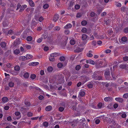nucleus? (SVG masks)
Masks as SVG:
<instances>
[{
    "mask_svg": "<svg viewBox=\"0 0 128 128\" xmlns=\"http://www.w3.org/2000/svg\"><path fill=\"white\" fill-rule=\"evenodd\" d=\"M68 38L67 36H64L62 37L61 40V41H62L61 43V46L62 48H64L66 45L67 42L68 40Z\"/></svg>",
    "mask_w": 128,
    "mask_h": 128,
    "instance_id": "1",
    "label": "nucleus"
},
{
    "mask_svg": "<svg viewBox=\"0 0 128 128\" xmlns=\"http://www.w3.org/2000/svg\"><path fill=\"white\" fill-rule=\"evenodd\" d=\"M64 77L62 74H59L58 76V80L60 81L61 83L62 82H64Z\"/></svg>",
    "mask_w": 128,
    "mask_h": 128,
    "instance_id": "2",
    "label": "nucleus"
},
{
    "mask_svg": "<svg viewBox=\"0 0 128 128\" xmlns=\"http://www.w3.org/2000/svg\"><path fill=\"white\" fill-rule=\"evenodd\" d=\"M105 101L107 102H112L113 100V98L111 97H106L104 98V99Z\"/></svg>",
    "mask_w": 128,
    "mask_h": 128,
    "instance_id": "3",
    "label": "nucleus"
},
{
    "mask_svg": "<svg viewBox=\"0 0 128 128\" xmlns=\"http://www.w3.org/2000/svg\"><path fill=\"white\" fill-rule=\"evenodd\" d=\"M115 100L120 103H122L124 101V100L122 98H115Z\"/></svg>",
    "mask_w": 128,
    "mask_h": 128,
    "instance_id": "4",
    "label": "nucleus"
},
{
    "mask_svg": "<svg viewBox=\"0 0 128 128\" xmlns=\"http://www.w3.org/2000/svg\"><path fill=\"white\" fill-rule=\"evenodd\" d=\"M86 62L87 63H88L93 65H94L95 64L93 60H86Z\"/></svg>",
    "mask_w": 128,
    "mask_h": 128,
    "instance_id": "5",
    "label": "nucleus"
},
{
    "mask_svg": "<svg viewBox=\"0 0 128 128\" xmlns=\"http://www.w3.org/2000/svg\"><path fill=\"white\" fill-rule=\"evenodd\" d=\"M59 16L57 14L55 15L53 18V20L54 22H56L58 19Z\"/></svg>",
    "mask_w": 128,
    "mask_h": 128,
    "instance_id": "6",
    "label": "nucleus"
},
{
    "mask_svg": "<svg viewBox=\"0 0 128 128\" xmlns=\"http://www.w3.org/2000/svg\"><path fill=\"white\" fill-rule=\"evenodd\" d=\"M72 26V25L70 24L69 23L67 24L64 26V28L65 29H68L71 28Z\"/></svg>",
    "mask_w": 128,
    "mask_h": 128,
    "instance_id": "7",
    "label": "nucleus"
},
{
    "mask_svg": "<svg viewBox=\"0 0 128 128\" xmlns=\"http://www.w3.org/2000/svg\"><path fill=\"white\" fill-rule=\"evenodd\" d=\"M39 63L38 62H33L29 64L30 66H35L39 64Z\"/></svg>",
    "mask_w": 128,
    "mask_h": 128,
    "instance_id": "8",
    "label": "nucleus"
},
{
    "mask_svg": "<svg viewBox=\"0 0 128 128\" xmlns=\"http://www.w3.org/2000/svg\"><path fill=\"white\" fill-rule=\"evenodd\" d=\"M93 78L96 80H100L102 79L101 76H93Z\"/></svg>",
    "mask_w": 128,
    "mask_h": 128,
    "instance_id": "9",
    "label": "nucleus"
},
{
    "mask_svg": "<svg viewBox=\"0 0 128 128\" xmlns=\"http://www.w3.org/2000/svg\"><path fill=\"white\" fill-rule=\"evenodd\" d=\"M26 7H27V6L26 5H22L21 6L19 10L20 12H22L23 10Z\"/></svg>",
    "mask_w": 128,
    "mask_h": 128,
    "instance_id": "10",
    "label": "nucleus"
},
{
    "mask_svg": "<svg viewBox=\"0 0 128 128\" xmlns=\"http://www.w3.org/2000/svg\"><path fill=\"white\" fill-rule=\"evenodd\" d=\"M83 50L82 48H77L74 50V51L77 53H79L82 52Z\"/></svg>",
    "mask_w": 128,
    "mask_h": 128,
    "instance_id": "11",
    "label": "nucleus"
},
{
    "mask_svg": "<svg viewBox=\"0 0 128 128\" xmlns=\"http://www.w3.org/2000/svg\"><path fill=\"white\" fill-rule=\"evenodd\" d=\"M0 45L2 48H4L6 46V43L5 42H2L1 43Z\"/></svg>",
    "mask_w": 128,
    "mask_h": 128,
    "instance_id": "12",
    "label": "nucleus"
},
{
    "mask_svg": "<svg viewBox=\"0 0 128 128\" xmlns=\"http://www.w3.org/2000/svg\"><path fill=\"white\" fill-rule=\"evenodd\" d=\"M88 37V36L85 34H83L82 35V38L83 40H86Z\"/></svg>",
    "mask_w": 128,
    "mask_h": 128,
    "instance_id": "13",
    "label": "nucleus"
},
{
    "mask_svg": "<svg viewBox=\"0 0 128 128\" xmlns=\"http://www.w3.org/2000/svg\"><path fill=\"white\" fill-rule=\"evenodd\" d=\"M59 53L58 52H55L53 53L52 54H50V56H52V57L54 58L56 56L59 55Z\"/></svg>",
    "mask_w": 128,
    "mask_h": 128,
    "instance_id": "14",
    "label": "nucleus"
},
{
    "mask_svg": "<svg viewBox=\"0 0 128 128\" xmlns=\"http://www.w3.org/2000/svg\"><path fill=\"white\" fill-rule=\"evenodd\" d=\"M52 106H47L45 108V110L46 111H50L52 109Z\"/></svg>",
    "mask_w": 128,
    "mask_h": 128,
    "instance_id": "15",
    "label": "nucleus"
},
{
    "mask_svg": "<svg viewBox=\"0 0 128 128\" xmlns=\"http://www.w3.org/2000/svg\"><path fill=\"white\" fill-rule=\"evenodd\" d=\"M29 3L30 6L32 7H34V3L32 0H29Z\"/></svg>",
    "mask_w": 128,
    "mask_h": 128,
    "instance_id": "16",
    "label": "nucleus"
},
{
    "mask_svg": "<svg viewBox=\"0 0 128 128\" xmlns=\"http://www.w3.org/2000/svg\"><path fill=\"white\" fill-rule=\"evenodd\" d=\"M19 59L20 60L24 61L27 60L26 57L25 56H21L20 57Z\"/></svg>",
    "mask_w": 128,
    "mask_h": 128,
    "instance_id": "17",
    "label": "nucleus"
},
{
    "mask_svg": "<svg viewBox=\"0 0 128 128\" xmlns=\"http://www.w3.org/2000/svg\"><path fill=\"white\" fill-rule=\"evenodd\" d=\"M2 25L4 27H6L8 26V22L7 20L4 21L2 23Z\"/></svg>",
    "mask_w": 128,
    "mask_h": 128,
    "instance_id": "18",
    "label": "nucleus"
},
{
    "mask_svg": "<svg viewBox=\"0 0 128 128\" xmlns=\"http://www.w3.org/2000/svg\"><path fill=\"white\" fill-rule=\"evenodd\" d=\"M14 44L15 45L19 44L20 43V42L19 38L16 39L15 42H14Z\"/></svg>",
    "mask_w": 128,
    "mask_h": 128,
    "instance_id": "19",
    "label": "nucleus"
},
{
    "mask_svg": "<svg viewBox=\"0 0 128 128\" xmlns=\"http://www.w3.org/2000/svg\"><path fill=\"white\" fill-rule=\"evenodd\" d=\"M85 92L82 91H80L79 93V95L82 97H83L85 95Z\"/></svg>",
    "mask_w": 128,
    "mask_h": 128,
    "instance_id": "20",
    "label": "nucleus"
},
{
    "mask_svg": "<svg viewBox=\"0 0 128 128\" xmlns=\"http://www.w3.org/2000/svg\"><path fill=\"white\" fill-rule=\"evenodd\" d=\"M104 74L105 76H106V75H110V72L109 71V69H107L106 70L104 73Z\"/></svg>",
    "mask_w": 128,
    "mask_h": 128,
    "instance_id": "21",
    "label": "nucleus"
},
{
    "mask_svg": "<svg viewBox=\"0 0 128 128\" xmlns=\"http://www.w3.org/2000/svg\"><path fill=\"white\" fill-rule=\"evenodd\" d=\"M60 29V27L59 26H56L54 27V30L55 31H58Z\"/></svg>",
    "mask_w": 128,
    "mask_h": 128,
    "instance_id": "22",
    "label": "nucleus"
},
{
    "mask_svg": "<svg viewBox=\"0 0 128 128\" xmlns=\"http://www.w3.org/2000/svg\"><path fill=\"white\" fill-rule=\"evenodd\" d=\"M2 100L4 102H5L8 101V98L7 97H4L2 98Z\"/></svg>",
    "mask_w": 128,
    "mask_h": 128,
    "instance_id": "23",
    "label": "nucleus"
},
{
    "mask_svg": "<svg viewBox=\"0 0 128 128\" xmlns=\"http://www.w3.org/2000/svg\"><path fill=\"white\" fill-rule=\"evenodd\" d=\"M127 38L125 36L122 37L121 38V40L123 42H125L127 41Z\"/></svg>",
    "mask_w": 128,
    "mask_h": 128,
    "instance_id": "24",
    "label": "nucleus"
},
{
    "mask_svg": "<svg viewBox=\"0 0 128 128\" xmlns=\"http://www.w3.org/2000/svg\"><path fill=\"white\" fill-rule=\"evenodd\" d=\"M29 74L27 72L24 74L23 76L24 78H28L29 77Z\"/></svg>",
    "mask_w": 128,
    "mask_h": 128,
    "instance_id": "25",
    "label": "nucleus"
},
{
    "mask_svg": "<svg viewBox=\"0 0 128 128\" xmlns=\"http://www.w3.org/2000/svg\"><path fill=\"white\" fill-rule=\"evenodd\" d=\"M53 70L52 67V66H49L47 68V70L49 72H51Z\"/></svg>",
    "mask_w": 128,
    "mask_h": 128,
    "instance_id": "26",
    "label": "nucleus"
},
{
    "mask_svg": "<svg viewBox=\"0 0 128 128\" xmlns=\"http://www.w3.org/2000/svg\"><path fill=\"white\" fill-rule=\"evenodd\" d=\"M15 70L16 71H18L20 69V67L18 66H16L14 67Z\"/></svg>",
    "mask_w": 128,
    "mask_h": 128,
    "instance_id": "27",
    "label": "nucleus"
},
{
    "mask_svg": "<svg viewBox=\"0 0 128 128\" xmlns=\"http://www.w3.org/2000/svg\"><path fill=\"white\" fill-rule=\"evenodd\" d=\"M14 83L13 82L11 81L9 82L8 86L10 87H12L14 86Z\"/></svg>",
    "mask_w": 128,
    "mask_h": 128,
    "instance_id": "28",
    "label": "nucleus"
},
{
    "mask_svg": "<svg viewBox=\"0 0 128 128\" xmlns=\"http://www.w3.org/2000/svg\"><path fill=\"white\" fill-rule=\"evenodd\" d=\"M81 68L80 66V65H77L76 66L75 68L76 70H79Z\"/></svg>",
    "mask_w": 128,
    "mask_h": 128,
    "instance_id": "29",
    "label": "nucleus"
},
{
    "mask_svg": "<svg viewBox=\"0 0 128 128\" xmlns=\"http://www.w3.org/2000/svg\"><path fill=\"white\" fill-rule=\"evenodd\" d=\"M43 125L44 126L47 127L48 126V122H45L43 123Z\"/></svg>",
    "mask_w": 128,
    "mask_h": 128,
    "instance_id": "30",
    "label": "nucleus"
},
{
    "mask_svg": "<svg viewBox=\"0 0 128 128\" xmlns=\"http://www.w3.org/2000/svg\"><path fill=\"white\" fill-rule=\"evenodd\" d=\"M81 24L82 26H85L87 24V22L86 20H84L81 22Z\"/></svg>",
    "mask_w": 128,
    "mask_h": 128,
    "instance_id": "31",
    "label": "nucleus"
},
{
    "mask_svg": "<svg viewBox=\"0 0 128 128\" xmlns=\"http://www.w3.org/2000/svg\"><path fill=\"white\" fill-rule=\"evenodd\" d=\"M70 44L72 45H74L75 43V41L73 39H71L70 42Z\"/></svg>",
    "mask_w": 128,
    "mask_h": 128,
    "instance_id": "32",
    "label": "nucleus"
},
{
    "mask_svg": "<svg viewBox=\"0 0 128 128\" xmlns=\"http://www.w3.org/2000/svg\"><path fill=\"white\" fill-rule=\"evenodd\" d=\"M26 56L27 60L29 59H30L32 57V56L30 54H27Z\"/></svg>",
    "mask_w": 128,
    "mask_h": 128,
    "instance_id": "33",
    "label": "nucleus"
},
{
    "mask_svg": "<svg viewBox=\"0 0 128 128\" xmlns=\"http://www.w3.org/2000/svg\"><path fill=\"white\" fill-rule=\"evenodd\" d=\"M32 36H28L26 38L27 40L28 41H30L32 40Z\"/></svg>",
    "mask_w": 128,
    "mask_h": 128,
    "instance_id": "34",
    "label": "nucleus"
},
{
    "mask_svg": "<svg viewBox=\"0 0 128 128\" xmlns=\"http://www.w3.org/2000/svg\"><path fill=\"white\" fill-rule=\"evenodd\" d=\"M36 77V75L34 74H32L30 76V78L32 80L35 79Z\"/></svg>",
    "mask_w": 128,
    "mask_h": 128,
    "instance_id": "35",
    "label": "nucleus"
},
{
    "mask_svg": "<svg viewBox=\"0 0 128 128\" xmlns=\"http://www.w3.org/2000/svg\"><path fill=\"white\" fill-rule=\"evenodd\" d=\"M65 60V58L64 56H62L60 57V60L61 61H64Z\"/></svg>",
    "mask_w": 128,
    "mask_h": 128,
    "instance_id": "36",
    "label": "nucleus"
},
{
    "mask_svg": "<svg viewBox=\"0 0 128 128\" xmlns=\"http://www.w3.org/2000/svg\"><path fill=\"white\" fill-rule=\"evenodd\" d=\"M87 30L86 28H83L81 30L82 32L84 33H85L87 32Z\"/></svg>",
    "mask_w": 128,
    "mask_h": 128,
    "instance_id": "37",
    "label": "nucleus"
},
{
    "mask_svg": "<svg viewBox=\"0 0 128 128\" xmlns=\"http://www.w3.org/2000/svg\"><path fill=\"white\" fill-rule=\"evenodd\" d=\"M57 66L59 68H61L63 66V64L61 63H59L58 64Z\"/></svg>",
    "mask_w": 128,
    "mask_h": 128,
    "instance_id": "38",
    "label": "nucleus"
},
{
    "mask_svg": "<svg viewBox=\"0 0 128 128\" xmlns=\"http://www.w3.org/2000/svg\"><path fill=\"white\" fill-rule=\"evenodd\" d=\"M20 50L18 49H16L14 51V53L16 54H17L19 53Z\"/></svg>",
    "mask_w": 128,
    "mask_h": 128,
    "instance_id": "39",
    "label": "nucleus"
},
{
    "mask_svg": "<svg viewBox=\"0 0 128 128\" xmlns=\"http://www.w3.org/2000/svg\"><path fill=\"white\" fill-rule=\"evenodd\" d=\"M105 78L106 80H112V79L110 77V75H106V76H105Z\"/></svg>",
    "mask_w": 128,
    "mask_h": 128,
    "instance_id": "40",
    "label": "nucleus"
},
{
    "mask_svg": "<svg viewBox=\"0 0 128 128\" xmlns=\"http://www.w3.org/2000/svg\"><path fill=\"white\" fill-rule=\"evenodd\" d=\"M123 97L124 98H128V93H126L124 94L123 96Z\"/></svg>",
    "mask_w": 128,
    "mask_h": 128,
    "instance_id": "41",
    "label": "nucleus"
},
{
    "mask_svg": "<svg viewBox=\"0 0 128 128\" xmlns=\"http://www.w3.org/2000/svg\"><path fill=\"white\" fill-rule=\"evenodd\" d=\"M54 58L50 56V57L49 58V60L50 61L53 62L54 61Z\"/></svg>",
    "mask_w": 128,
    "mask_h": 128,
    "instance_id": "42",
    "label": "nucleus"
},
{
    "mask_svg": "<svg viewBox=\"0 0 128 128\" xmlns=\"http://www.w3.org/2000/svg\"><path fill=\"white\" fill-rule=\"evenodd\" d=\"M64 108L63 107H60L59 108L58 110L60 111L61 112L64 110Z\"/></svg>",
    "mask_w": 128,
    "mask_h": 128,
    "instance_id": "43",
    "label": "nucleus"
},
{
    "mask_svg": "<svg viewBox=\"0 0 128 128\" xmlns=\"http://www.w3.org/2000/svg\"><path fill=\"white\" fill-rule=\"evenodd\" d=\"M76 105L72 106L71 107V109L74 110H76Z\"/></svg>",
    "mask_w": 128,
    "mask_h": 128,
    "instance_id": "44",
    "label": "nucleus"
},
{
    "mask_svg": "<svg viewBox=\"0 0 128 128\" xmlns=\"http://www.w3.org/2000/svg\"><path fill=\"white\" fill-rule=\"evenodd\" d=\"M98 107L99 108H101L102 107V104L101 103H99L98 105Z\"/></svg>",
    "mask_w": 128,
    "mask_h": 128,
    "instance_id": "45",
    "label": "nucleus"
},
{
    "mask_svg": "<svg viewBox=\"0 0 128 128\" xmlns=\"http://www.w3.org/2000/svg\"><path fill=\"white\" fill-rule=\"evenodd\" d=\"M49 7V5L48 4H44L43 6V8L44 9H47Z\"/></svg>",
    "mask_w": 128,
    "mask_h": 128,
    "instance_id": "46",
    "label": "nucleus"
},
{
    "mask_svg": "<svg viewBox=\"0 0 128 128\" xmlns=\"http://www.w3.org/2000/svg\"><path fill=\"white\" fill-rule=\"evenodd\" d=\"M27 115L28 117H31L32 116V114L31 112H28V113Z\"/></svg>",
    "mask_w": 128,
    "mask_h": 128,
    "instance_id": "47",
    "label": "nucleus"
},
{
    "mask_svg": "<svg viewBox=\"0 0 128 128\" xmlns=\"http://www.w3.org/2000/svg\"><path fill=\"white\" fill-rule=\"evenodd\" d=\"M93 86V84H92L91 83H90L88 84V87L90 88H92V87Z\"/></svg>",
    "mask_w": 128,
    "mask_h": 128,
    "instance_id": "48",
    "label": "nucleus"
},
{
    "mask_svg": "<svg viewBox=\"0 0 128 128\" xmlns=\"http://www.w3.org/2000/svg\"><path fill=\"white\" fill-rule=\"evenodd\" d=\"M80 8V6L78 4H76L75 6V8L76 10Z\"/></svg>",
    "mask_w": 128,
    "mask_h": 128,
    "instance_id": "49",
    "label": "nucleus"
},
{
    "mask_svg": "<svg viewBox=\"0 0 128 128\" xmlns=\"http://www.w3.org/2000/svg\"><path fill=\"white\" fill-rule=\"evenodd\" d=\"M39 18V16L38 14L36 15L34 17V18L36 20H38Z\"/></svg>",
    "mask_w": 128,
    "mask_h": 128,
    "instance_id": "50",
    "label": "nucleus"
},
{
    "mask_svg": "<svg viewBox=\"0 0 128 128\" xmlns=\"http://www.w3.org/2000/svg\"><path fill=\"white\" fill-rule=\"evenodd\" d=\"M42 38H39L37 40V42L38 43H40L42 41Z\"/></svg>",
    "mask_w": 128,
    "mask_h": 128,
    "instance_id": "51",
    "label": "nucleus"
},
{
    "mask_svg": "<svg viewBox=\"0 0 128 128\" xmlns=\"http://www.w3.org/2000/svg\"><path fill=\"white\" fill-rule=\"evenodd\" d=\"M104 22H105V23L106 24V25H108L110 24L111 22L110 20H109L106 21H105Z\"/></svg>",
    "mask_w": 128,
    "mask_h": 128,
    "instance_id": "52",
    "label": "nucleus"
},
{
    "mask_svg": "<svg viewBox=\"0 0 128 128\" xmlns=\"http://www.w3.org/2000/svg\"><path fill=\"white\" fill-rule=\"evenodd\" d=\"M95 13L94 12H92L90 13V16L91 17H93L94 16H95Z\"/></svg>",
    "mask_w": 128,
    "mask_h": 128,
    "instance_id": "53",
    "label": "nucleus"
},
{
    "mask_svg": "<svg viewBox=\"0 0 128 128\" xmlns=\"http://www.w3.org/2000/svg\"><path fill=\"white\" fill-rule=\"evenodd\" d=\"M24 104L27 106H30V103L28 102H26L24 103Z\"/></svg>",
    "mask_w": 128,
    "mask_h": 128,
    "instance_id": "54",
    "label": "nucleus"
},
{
    "mask_svg": "<svg viewBox=\"0 0 128 128\" xmlns=\"http://www.w3.org/2000/svg\"><path fill=\"white\" fill-rule=\"evenodd\" d=\"M111 52V50L109 49L107 50L104 51V52L106 54L110 53V52Z\"/></svg>",
    "mask_w": 128,
    "mask_h": 128,
    "instance_id": "55",
    "label": "nucleus"
},
{
    "mask_svg": "<svg viewBox=\"0 0 128 128\" xmlns=\"http://www.w3.org/2000/svg\"><path fill=\"white\" fill-rule=\"evenodd\" d=\"M120 67L122 69H125L126 68V66L124 64H122L120 65Z\"/></svg>",
    "mask_w": 128,
    "mask_h": 128,
    "instance_id": "56",
    "label": "nucleus"
},
{
    "mask_svg": "<svg viewBox=\"0 0 128 128\" xmlns=\"http://www.w3.org/2000/svg\"><path fill=\"white\" fill-rule=\"evenodd\" d=\"M64 33L66 34H68L70 33V31L68 30H66L64 31Z\"/></svg>",
    "mask_w": 128,
    "mask_h": 128,
    "instance_id": "57",
    "label": "nucleus"
},
{
    "mask_svg": "<svg viewBox=\"0 0 128 128\" xmlns=\"http://www.w3.org/2000/svg\"><path fill=\"white\" fill-rule=\"evenodd\" d=\"M124 31L125 33L128 32V28H126L124 29Z\"/></svg>",
    "mask_w": 128,
    "mask_h": 128,
    "instance_id": "58",
    "label": "nucleus"
},
{
    "mask_svg": "<svg viewBox=\"0 0 128 128\" xmlns=\"http://www.w3.org/2000/svg\"><path fill=\"white\" fill-rule=\"evenodd\" d=\"M20 112H16L15 113V114L16 116H18L20 115Z\"/></svg>",
    "mask_w": 128,
    "mask_h": 128,
    "instance_id": "59",
    "label": "nucleus"
},
{
    "mask_svg": "<svg viewBox=\"0 0 128 128\" xmlns=\"http://www.w3.org/2000/svg\"><path fill=\"white\" fill-rule=\"evenodd\" d=\"M13 33V31L12 30H9L8 32V34H12Z\"/></svg>",
    "mask_w": 128,
    "mask_h": 128,
    "instance_id": "60",
    "label": "nucleus"
},
{
    "mask_svg": "<svg viewBox=\"0 0 128 128\" xmlns=\"http://www.w3.org/2000/svg\"><path fill=\"white\" fill-rule=\"evenodd\" d=\"M123 59L124 61H126L128 60V56H126L123 57Z\"/></svg>",
    "mask_w": 128,
    "mask_h": 128,
    "instance_id": "61",
    "label": "nucleus"
},
{
    "mask_svg": "<svg viewBox=\"0 0 128 128\" xmlns=\"http://www.w3.org/2000/svg\"><path fill=\"white\" fill-rule=\"evenodd\" d=\"M118 104L116 103L114 104L113 105V107L115 109H116L117 108H118Z\"/></svg>",
    "mask_w": 128,
    "mask_h": 128,
    "instance_id": "62",
    "label": "nucleus"
},
{
    "mask_svg": "<svg viewBox=\"0 0 128 128\" xmlns=\"http://www.w3.org/2000/svg\"><path fill=\"white\" fill-rule=\"evenodd\" d=\"M96 44V42L94 40L92 42V45L94 46H95Z\"/></svg>",
    "mask_w": 128,
    "mask_h": 128,
    "instance_id": "63",
    "label": "nucleus"
},
{
    "mask_svg": "<svg viewBox=\"0 0 128 128\" xmlns=\"http://www.w3.org/2000/svg\"><path fill=\"white\" fill-rule=\"evenodd\" d=\"M43 19L44 18H43L42 16H41L38 19V20L40 22H41L43 21Z\"/></svg>",
    "mask_w": 128,
    "mask_h": 128,
    "instance_id": "64",
    "label": "nucleus"
}]
</instances>
